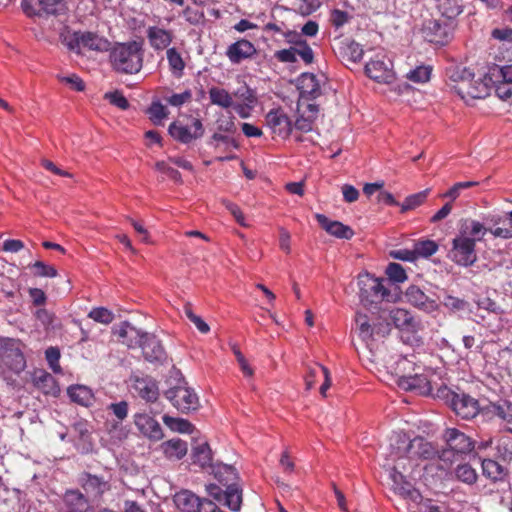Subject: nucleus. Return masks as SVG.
<instances>
[{"label": "nucleus", "mask_w": 512, "mask_h": 512, "mask_svg": "<svg viewBox=\"0 0 512 512\" xmlns=\"http://www.w3.org/2000/svg\"><path fill=\"white\" fill-rule=\"evenodd\" d=\"M144 358L149 362H158L165 358V350L156 336L146 333L140 344Z\"/></svg>", "instance_id": "nucleus-21"}, {"label": "nucleus", "mask_w": 512, "mask_h": 512, "mask_svg": "<svg viewBox=\"0 0 512 512\" xmlns=\"http://www.w3.org/2000/svg\"><path fill=\"white\" fill-rule=\"evenodd\" d=\"M192 459L194 464H198L202 468L211 466L212 452L207 442L193 447Z\"/></svg>", "instance_id": "nucleus-38"}, {"label": "nucleus", "mask_w": 512, "mask_h": 512, "mask_svg": "<svg viewBox=\"0 0 512 512\" xmlns=\"http://www.w3.org/2000/svg\"><path fill=\"white\" fill-rule=\"evenodd\" d=\"M256 53L255 45L245 38L238 39L230 44L226 50V56L233 64H239L244 60L251 59Z\"/></svg>", "instance_id": "nucleus-15"}, {"label": "nucleus", "mask_w": 512, "mask_h": 512, "mask_svg": "<svg viewBox=\"0 0 512 512\" xmlns=\"http://www.w3.org/2000/svg\"><path fill=\"white\" fill-rule=\"evenodd\" d=\"M487 409L489 413L497 416L502 421L512 424V401L500 399L491 402Z\"/></svg>", "instance_id": "nucleus-33"}, {"label": "nucleus", "mask_w": 512, "mask_h": 512, "mask_svg": "<svg viewBox=\"0 0 512 512\" xmlns=\"http://www.w3.org/2000/svg\"><path fill=\"white\" fill-rule=\"evenodd\" d=\"M208 93L211 104L223 109H229L233 106V97L226 89L213 86L209 89Z\"/></svg>", "instance_id": "nucleus-37"}, {"label": "nucleus", "mask_w": 512, "mask_h": 512, "mask_svg": "<svg viewBox=\"0 0 512 512\" xmlns=\"http://www.w3.org/2000/svg\"><path fill=\"white\" fill-rule=\"evenodd\" d=\"M444 438L450 450L458 454H466L474 449V442L471 438L456 428L446 429Z\"/></svg>", "instance_id": "nucleus-17"}, {"label": "nucleus", "mask_w": 512, "mask_h": 512, "mask_svg": "<svg viewBox=\"0 0 512 512\" xmlns=\"http://www.w3.org/2000/svg\"><path fill=\"white\" fill-rule=\"evenodd\" d=\"M34 386L45 395L57 396L60 393L56 379L44 370L36 371L33 375Z\"/></svg>", "instance_id": "nucleus-25"}, {"label": "nucleus", "mask_w": 512, "mask_h": 512, "mask_svg": "<svg viewBox=\"0 0 512 512\" xmlns=\"http://www.w3.org/2000/svg\"><path fill=\"white\" fill-rule=\"evenodd\" d=\"M448 258L459 266H472L477 261L476 239L467 236L466 231L461 230L460 234L452 240Z\"/></svg>", "instance_id": "nucleus-5"}, {"label": "nucleus", "mask_w": 512, "mask_h": 512, "mask_svg": "<svg viewBox=\"0 0 512 512\" xmlns=\"http://www.w3.org/2000/svg\"><path fill=\"white\" fill-rule=\"evenodd\" d=\"M298 88L301 95H307L311 98H316L321 93L320 84L312 73H303L299 77Z\"/></svg>", "instance_id": "nucleus-32"}, {"label": "nucleus", "mask_w": 512, "mask_h": 512, "mask_svg": "<svg viewBox=\"0 0 512 512\" xmlns=\"http://www.w3.org/2000/svg\"><path fill=\"white\" fill-rule=\"evenodd\" d=\"M405 296L410 304L424 312L431 313L438 309L437 302L415 285L407 288Z\"/></svg>", "instance_id": "nucleus-19"}, {"label": "nucleus", "mask_w": 512, "mask_h": 512, "mask_svg": "<svg viewBox=\"0 0 512 512\" xmlns=\"http://www.w3.org/2000/svg\"><path fill=\"white\" fill-rule=\"evenodd\" d=\"M134 423L138 430L152 441H159L164 436L159 422L146 413L135 414Z\"/></svg>", "instance_id": "nucleus-16"}, {"label": "nucleus", "mask_w": 512, "mask_h": 512, "mask_svg": "<svg viewBox=\"0 0 512 512\" xmlns=\"http://www.w3.org/2000/svg\"><path fill=\"white\" fill-rule=\"evenodd\" d=\"M430 75V67L418 66L407 74V78L415 83H425L430 79Z\"/></svg>", "instance_id": "nucleus-50"}, {"label": "nucleus", "mask_w": 512, "mask_h": 512, "mask_svg": "<svg viewBox=\"0 0 512 512\" xmlns=\"http://www.w3.org/2000/svg\"><path fill=\"white\" fill-rule=\"evenodd\" d=\"M40 6L41 14L58 16L65 14L67 11L66 2L64 0H37Z\"/></svg>", "instance_id": "nucleus-39"}, {"label": "nucleus", "mask_w": 512, "mask_h": 512, "mask_svg": "<svg viewBox=\"0 0 512 512\" xmlns=\"http://www.w3.org/2000/svg\"><path fill=\"white\" fill-rule=\"evenodd\" d=\"M89 318L102 324H110L114 319V314L104 307H98L92 309L89 314Z\"/></svg>", "instance_id": "nucleus-49"}, {"label": "nucleus", "mask_w": 512, "mask_h": 512, "mask_svg": "<svg viewBox=\"0 0 512 512\" xmlns=\"http://www.w3.org/2000/svg\"><path fill=\"white\" fill-rule=\"evenodd\" d=\"M183 312L201 333L206 334L210 331L209 325L200 316L193 312L192 306L190 304L184 305Z\"/></svg>", "instance_id": "nucleus-47"}, {"label": "nucleus", "mask_w": 512, "mask_h": 512, "mask_svg": "<svg viewBox=\"0 0 512 512\" xmlns=\"http://www.w3.org/2000/svg\"><path fill=\"white\" fill-rule=\"evenodd\" d=\"M319 374H322L324 378V382L320 386V393L322 396L326 397V391L331 386L330 372L327 367L318 363H316L313 367H309L305 377L306 386L307 389H312L316 383V377Z\"/></svg>", "instance_id": "nucleus-26"}, {"label": "nucleus", "mask_w": 512, "mask_h": 512, "mask_svg": "<svg viewBox=\"0 0 512 512\" xmlns=\"http://www.w3.org/2000/svg\"><path fill=\"white\" fill-rule=\"evenodd\" d=\"M0 358L14 371H21L25 367V358L20 349V343L13 338H0Z\"/></svg>", "instance_id": "nucleus-11"}, {"label": "nucleus", "mask_w": 512, "mask_h": 512, "mask_svg": "<svg viewBox=\"0 0 512 512\" xmlns=\"http://www.w3.org/2000/svg\"><path fill=\"white\" fill-rule=\"evenodd\" d=\"M482 469L484 475L494 480L498 479L502 474L501 466L491 459H484L482 461Z\"/></svg>", "instance_id": "nucleus-53"}, {"label": "nucleus", "mask_w": 512, "mask_h": 512, "mask_svg": "<svg viewBox=\"0 0 512 512\" xmlns=\"http://www.w3.org/2000/svg\"><path fill=\"white\" fill-rule=\"evenodd\" d=\"M70 399L82 406H88L93 400L92 390L84 385H73L67 390Z\"/></svg>", "instance_id": "nucleus-36"}, {"label": "nucleus", "mask_w": 512, "mask_h": 512, "mask_svg": "<svg viewBox=\"0 0 512 512\" xmlns=\"http://www.w3.org/2000/svg\"><path fill=\"white\" fill-rule=\"evenodd\" d=\"M114 334L117 336L119 342L129 348H135L140 346L146 333L141 332L128 322H123L119 328L115 330Z\"/></svg>", "instance_id": "nucleus-20"}, {"label": "nucleus", "mask_w": 512, "mask_h": 512, "mask_svg": "<svg viewBox=\"0 0 512 512\" xmlns=\"http://www.w3.org/2000/svg\"><path fill=\"white\" fill-rule=\"evenodd\" d=\"M174 503L180 512H210L216 504L197 496L190 490H181L174 495Z\"/></svg>", "instance_id": "nucleus-9"}, {"label": "nucleus", "mask_w": 512, "mask_h": 512, "mask_svg": "<svg viewBox=\"0 0 512 512\" xmlns=\"http://www.w3.org/2000/svg\"><path fill=\"white\" fill-rule=\"evenodd\" d=\"M74 40L78 45L94 51H105L108 49L109 42L97 33L90 31H77L73 34Z\"/></svg>", "instance_id": "nucleus-23"}, {"label": "nucleus", "mask_w": 512, "mask_h": 512, "mask_svg": "<svg viewBox=\"0 0 512 512\" xmlns=\"http://www.w3.org/2000/svg\"><path fill=\"white\" fill-rule=\"evenodd\" d=\"M449 79L454 82L453 89L463 99H483L490 95L493 77L488 73L476 74L469 68L456 67L448 73Z\"/></svg>", "instance_id": "nucleus-1"}, {"label": "nucleus", "mask_w": 512, "mask_h": 512, "mask_svg": "<svg viewBox=\"0 0 512 512\" xmlns=\"http://www.w3.org/2000/svg\"><path fill=\"white\" fill-rule=\"evenodd\" d=\"M234 96L239 100L238 103L257 104V96L255 91L247 85L239 87L234 92Z\"/></svg>", "instance_id": "nucleus-48"}, {"label": "nucleus", "mask_w": 512, "mask_h": 512, "mask_svg": "<svg viewBox=\"0 0 512 512\" xmlns=\"http://www.w3.org/2000/svg\"><path fill=\"white\" fill-rule=\"evenodd\" d=\"M492 87H494L496 96L509 104H512V84L501 79H493Z\"/></svg>", "instance_id": "nucleus-42"}, {"label": "nucleus", "mask_w": 512, "mask_h": 512, "mask_svg": "<svg viewBox=\"0 0 512 512\" xmlns=\"http://www.w3.org/2000/svg\"><path fill=\"white\" fill-rule=\"evenodd\" d=\"M147 114L154 124L159 125L168 116V110L159 101H154L148 108Z\"/></svg>", "instance_id": "nucleus-44"}, {"label": "nucleus", "mask_w": 512, "mask_h": 512, "mask_svg": "<svg viewBox=\"0 0 512 512\" xmlns=\"http://www.w3.org/2000/svg\"><path fill=\"white\" fill-rule=\"evenodd\" d=\"M166 57L172 75L176 78H181L184 75L186 64L180 52L175 47L168 48Z\"/></svg>", "instance_id": "nucleus-35"}, {"label": "nucleus", "mask_w": 512, "mask_h": 512, "mask_svg": "<svg viewBox=\"0 0 512 512\" xmlns=\"http://www.w3.org/2000/svg\"><path fill=\"white\" fill-rule=\"evenodd\" d=\"M112 69L121 74H136L143 66V48L137 41L116 43L110 50Z\"/></svg>", "instance_id": "nucleus-3"}, {"label": "nucleus", "mask_w": 512, "mask_h": 512, "mask_svg": "<svg viewBox=\"0 0 512 512\" xmlns=\"http://www.w3.org/2000/svg\"><path fill=\"white\" fill-rule=\"evenodd\" d=\"M217 130L219 132L234 134L237 131L235 117L229 113L228 116H222L217 119Z\"/></svg>", "instance_id": "nucleus-54"}, {"label": "nucleus", "mask_w": 512, "mask_h": 512, "mask_svg": "<svg viewBox=\"0 0 512 512\" xmlns=\"http://www.w3.org/2000/svg\"><path fill=\"white\" fill-rule=\"evenodd\" d=\"M384 280L366 273L358 277L359 296L365 304L390 301L391 293L383 284Z\"/></svg>", "instance_id": "nucleus-6"}, {"label": "nucleus", "mask_w": 512, "mask_h": 512, "mask_svg": "<svg viewBox=\"0 0 512 512\" xmlns=\"http://www.w3.org/2000/svg\"><path fill=\"white\" fill-rule=\"evenodd\" d=\"M456 477L467 484H472L477 479L475 470L468 464L458 465L456 468Z\"/></svg>", "instance_id": "nucleus-51"}, {"label": "nucleus", "mask_w": 512, "mask_h": 512, "mask_svg": "<svg viewBox=\"0 0 512 512\" xmlns=\"http://www.w3.org/2000/svg\"><path fill=\"white\" fill-rule=\"evenodd\" d=\"M350 18L351 16L348 12L340 9H334L331 11L330 22L335 28H340L344 24L348 23Z\"/></svg>", "instance_id": "nucleus-62"}, {"label": "nucleus", "mask_w": 512, "mask_h": 512, "mask_svg": "<svg viewBox=\"0 0 512 512\" xmlns=\"http://www.w3.org/2000/svg\"><path fill=\"white\" fill-rule=\"evenodd\" d=\"M108 410H110L119 421H123L128 415V403L126 401L111 403L108 406Z\"/></svg>", "instance_id": "nucleus-64"}, {"label": "nucleus", "mask_w": 512, "mask_h": 512, "mask_svg": "<svg viewBox=\"0 0 512 512\" xmlns=\"http://www.w3.org/2000/svg\"><path fill=\"white\" fill-rule=\"evenodd\" d=\"M213 471L215 478L225 487L223 504L233 512L240 511L242 490L237 483L239 477L236 469L231 465L220 464Z\"/></svg>", "instance_id": "nucleus-4"}, {"label": "nucleus", "mask_w": 512, "mask_h": 512, "mask_svg": "<svg viewBox=\"0 0 512 512\" xmlns=\"http://www.w3.org/2000/svg\"><path fill=\"white\" fill-rule=\"evenodd\" d=\"M155 168L166 174L171 180L177 182V183H182V177H181V174L178 170L170 167L166 162L164 161H158L156 164H155Z\"/></svg>", "instance_id": "nucleus-61"}, {"label": "nucleus", "mask_w": 512, "mask_h": 512, "mask_svg": "<svg viewBox=\"0 0 512 512\" xmlns=\"http://www.w3.org/2000/svg\"><path fill=\"white\" fill-rule=\"evenodd\" d=\"M390 318L396 328L408 332H415L419 323L414 319L411 313L402 308L393 309L390 312Z\"/></svg>", "instance_id": "nucleus-28"}, {"label": "nucleus", "mask_w": 512, "mask_h": 512, "mask_svg": "<svg viewBox=\"0 0 512 512\" xmlns=\"http://www.w3.org/2000/svg\"><path fill=\"white\" fill-rule=\"evenodd\" d=\"M315 218L319 225L330 235L339 238L349 240L354 236L353 229L339 221L330 220L324 214L316 213Z\"/></svg>", "instance_id": "nucleus-18"}, {"label": "nucleus", "mask_w": 512, "mask_h": 512, "mask_svg": "<svg viewBox=\"0 0 512 512\" xmlns=\"http://www.w3.org/2000/svg\"><path fill=\"white\" fill-rule=\"evenodd\" d=\"M147 38L155 51H162L168 49L173 40V33L157 26H150L147 29Z\"/></svg>", "instance_id": "nucleus-24"}, {"label": "nucleus", "mask_w": 512, "mask_h": 512, "mask_svg": "<svg viewBox=\"0 0 512 512\" xmlns=\"http://www.w3.org/2000/svg\"><path fill=\"white\" fill-rule=\"evenodd\" d=\"M163 421L171 430L180 433H189L193 428V425L188 420L181 418H174L168 415H164Z\"/></svg>", "instance_id": "nucleus-43"}, {"label": "nucleus", "mask_w": 512, "mask_h": 512, "mask_svg": "<svg viewBox=\"0 0 512 512\" xmlns=\"http://www.w3.org/2000/svg\"><path fill=\"white\" fill-rule=\"evenodd\" d=\"M426 37L429 42L445 45L452 36V27L449 24H441L439 21H430L426 26Z\"/></svg>", "instance_id": "nucleus-22"}, {"label": "nucleus", "mask_w": 512, "mask_h": 512, "mask_svg": "<svg viewBox=\"0 0 512 512\" xmlns=\"http://www.w3.org/2000/svg\"><path fill=\"white\" fill-rule=\"evenodd\" d=\"M429 191V189H425L418 193L407 196L401 204V211L406 212L419 207L426 201Z\"/></svg>", "instance_id": "nucleus-41"}, {"label": "nucleus", "mask_w": 512, "mask_h": 512, "mask_svg": "<svg viewBox=\"0 0 512 512\" xmlns=\"http://www.w3.org/2000/svg\"><path fill=\"white\" fill-rule=\"evenodd\" d=\"M394 462L402 459L417 462L431 460L438 456L437 448L423 437L409 440L405 435H398L391 443V455Z\"/></svg>", "instance_id": "nucleus-2"}, {"label": "nucleus", "mask_w": 512, "mask_h": 512, "mask_svg": "<svg viewBox=\"0 0 512 512\" xmlns=\"http://www.w3.org/2000/svg\"><path fill=\"white\" fill-rule=\"evenodd\" d=\"M416 259L428 258L435 254L438 250V244L433 240H419L413 245Z\"/></svg>", "instance_id": "nucleus-40"}, {"label": "nucleus", "mask_w": 512, "mask_h": 512, "mask_svg": "<svg viewBox=\"0 0 512 512\" xmlns=\"http://www.w3.org/2000/svg\"><path fill=\"white\" fill-rule=\"evenodd\" d=\"M344 55L352 62H359L364 55V51L360 44L355 41H351L346 44L344 48Z\"/></svg>", "instance_id": "nucleus-52"}, {"label": "nucleus", "mask_w": 512, "mask_h": 512, "mask_svg": "<svg viewBox=\"0 0 512 512\" xmlns=\"http://www.w3.org/2000/svg\"><path fill=\"white\" fill-rule=\"evenodd\" d=\"M164 99L173 107H181L183 104L191 101L192 92L190 90H185L182 93H175L169 97H165Z\"/></svg>", "instance_id": "nucleus-55"}, {"label": "nucleus", "mask_w": 512, "mask_h": 512, "mask_svg": "<svg viewBox=\"0 0 512 512\" xmlns=\"http://www.w3.org/2000/svg\"><path fill=\"white\" fill-rule=\"evenodd\" d=\"M81 485L86 493L94 497H101L106 491L110 489L108 481L102 477L85 473L81 480Z\"/></svg>", "instance_id": "nucleus-29"}, {"label": "nucleus", "mask_w": 512, "mask_h": 512, "mask_svg": "<svg viewBox=\"0 0 512 512\" xmlns=\"http://www.w3.org/2000/svg\"><path fill=\"white\" fill-rule=\"evenodd\" d=\"M386 275L389 280L395 283H403L407 280L405 269L399 263L391 262L386 267Z\"/></svg>", "instance_id": "nucleus-45"}, {"label": "nucleus", "mask_w": 512, "mask_h": 512, "mask_svg": "<svg viewBox=\"0 0 512 512\" xmlns=\"http://www.w3.org/2000/svg\"><path fill=\"white\" fill-rule=\"evenodd\" d=\"M65 512H88L89 501L78 490H67L63 497Z\"/></svg>", "instance_id": "nucleus-27"}, {"label": "nucleus", "mask_w": 512, "mask_h": 512, "mask_svg": "<svg viewBox=\"0 0 512 512\" xmlns=\"http://www.w3.org/2000/svg\"><path fill=\"white\" fill-rule=\"evenodd\" d=\"M398 384L405 390L416 391L421 395L432 392L431 382L426 373L403 374L399 376Z\"/></svg>", "instance_id": "nucleus-14"}, {"label": "nucleus", "mask_w": 512, "mask_h": 512, "mask_svg": "<svg viewBox=\"0 0 512 512\" xmlns=\"http://www.w3.org/2000/svg\"><path fill=\"white\" fill-rule=\"evenodd\" d=\"M356 324L359 329V336L363 340L373 339V323L369 322L368 316L365 314H357Z\"/></svg>", "instance_id": "nucleus-46"}, {"label": "nucleus", "mask_w": 512, "mask_h": 512, "mask_svg": "<svg viewBox=\"0 0 512 512\" xmlns=\"http://www.w3.org/2000/svg\"><path fill=\"white\" fill-rule=\"evenodd\" d=\"M469 4V0H438L437 8L449 20L458 17Z\"/></svg>", "instance_id": "nucleus-31"}, {"label": "nucleus", "mask_w": 512, "mask_h": 512, "mask_svg": "<svg viewBox=\"0 0 512 512\" xmlns=\"http://www.w3.org/2000/svg\"><path fill=\"white\" fill-rule=\"evenodd\" d=\"M168 458L182 459L188 450L187 442L179 438L168 440L161 445Z\"/></svg>", "instance_id": "nucleus-34"}, {"label": "nucleus", "mask_w": 512, "mask_h": 512, "mask_svg": "<svg viewBox=\"0 0 512 512\" xmlns=\"http://www.w3.org/2000/svg\"><path fill=\"white\" fill-rule=\"evenodd\" d=\"M445 398L453 412L464 420L475 418L481 410L479 401L463 391L447 390Z\"/></svg>", "instance_id": "nucleus-7"}, {"label": "nucleus", "mask_w": 512, "mask_h": 512, "mask_svg": "<svg viewBox=\"0 0 512 512\" xmlns=\"http://www.w3.org/2000/svg\"><path fill=\"white\" fill-rule=\"evenodd\" d=\"M221 203L233 215L238 224L244 227L247 226L245 223L244 215L237 204L227 199H222Z\"/></svg>", "instance_id": "nucleus-60"}, {"label": "nucleus", "mask_w": 512, "mask_h": 512, "mask_svg": "<svg viewBox=\"0 0 512 512\" xmlns=\"http://www.w3.org/2000/svg\"><path fill=\"white\" fill-rule=\"evenodd\" d=\"M443 304L446 308L453 311L464 310L468 306L467 301L458 297H454L452 295L445 296Z\"/></svg>", "instance_id": "nucleus-63"}, {"label": "nucleus", "mask_w": 512, "mask_h": 512, "mask_svg": "<svg viewBox=\"0 0 512 512\" xmlns=\"http://www.w3.org/2000/svg\"><path fill=\"white\" fill-rule=\"evenodd\" d=\"M490 72H491L493 79L499 78L505 82L512 84V64L505 65L502 67L494 66V67L490 68Z\"/></svg>", "instance_id": "nucleus-56"}, {"label": "nucleus", "mask_w": 512, "mask_h": 512, "mask_svg": "<svg viewBox=\"0 0 512 512\" xmlns=\"http://www.w3.org/2000/svg\"><path fill=\"white\" fill-rule=\"evenodd\" d=\"M265 120L273 135L282 139H287L291 135L293 130L292 120L283 109L277 108L270 110L266 114Z\"/></svg>", "instance_id": "nucleus-12"}, {"label": "nucleus", "mask_w": 512, "mask_h": 512, "mask_svg": "<svg viewBox=\"0 0 512 512\" xmlns=\"http://www.w3.org/2000/svg\"><path fill=\"white\" fill-rule=\"evenodd\" d=\"M105 99H107L112 105L122 110H126L129 107L128 100L125 98L123 93L118 90L106 93Z\"/></svg>", "instance_id": "nucleus-57"}, {"label": "nucleus", "mask_w": 512, "mask_h": 512, "mask_svg": "<svg viewBox=\"0 0 512 512\" xmlns=\"http://www.w3.org/2000/svg\"><path fill=\"white\" fill-rule=\"evenodd\" d=\"M296 57L299 56L306 64H311L314 60V53L312 48L304 40L299 42L295 47Z\"/></svg>", "instance_id": "nucleus-58"}, {"label": "nucleus", "mask_w": 512, "mask_h": 512, "mask_svg": "<svg viewBox=\"0 0 512 512\" xmlns=\"http://www.w3.org/2000/svg\"><path fill=\"white\" fill-rule=\"evenodd\" d=\"M133 387L138 395L148 402H154L158 398V386L152 378H137Z\"/></svg>", "instance_id": "nucleus-30"}, {"label": "nucleus", "mask_w": 512, "mask_h": 512, "mask_svg": "<svg viewBox=\"0 0 512 512\" xmlns=\"http://www.w3.org/2000/svg\"><path fill=\"white\" fill-rule=\"evenodd\" d=\"M365 74L378 83L390 84L395 79L393 65L385 55H376L365 65Z\"/></svg>", "instance_id": "nucleus-10"}, {"label": "nucleus", "mask_w": 512, "mask_h": 512, "mask_svg": "<svg viewBox=\"0 0 512 512\" xmlns=\"http://www.w3.org/2000/svg\"><path fill=\"white\" fill-rule=\"evenodd\" d=\"M165 397L182 413L194 411L199 407V398L193 389L177 385L165 392Z\"/></svg>", "instance_id": "nucleus-8"}, {"label": "nucleus", "mask_w": 512, "mask_h": 512, "mask_svg": "<svg viewBox=\"0 0 512 512\" xmlns=\"http://www.w3.org/2000/svg\"><path fill=\"white\" fill-rule=\"evenodd\" d=\"M32 268L35 269V275L39 277H50L54 278L57 276V270L50 265L45 264L42 261H36Z\"/></svg>", "instance_id": "nucleus-59"}, {"label": "nucleus", "mask_w": 512, "mask_h": 512, "mask_svg": "<svg viewBox=\"0 0 512 512\" xmlns=\"http://www.w3.org/2000/svg\"><path fill=\"white\" fill-rule=\"evenodd\" d=\"M192 126L194 128L193 132L180 121H174L169 125L168 133L174 140L183 144H189L193 140L201 138L204 134V127L200 119L194 118Z\"/></svg>", "instance_id": "nucleus-13"}]
</instances>
